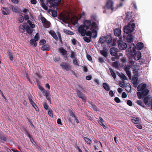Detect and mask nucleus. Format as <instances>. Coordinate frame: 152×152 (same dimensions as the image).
Returning a JSON list of instances; mask_svg holds the SVG:
<instances>
[{"mask_svg":"<svg viewBox=\"0 0 152 152\" xmlns=\"http://www.w3.org/2000/svg\"><path fill=\"white\" fill-rule=\"evenodd\" d=\"M36 42L34 39H31L30 43L31 45H34V47H35L37 45Z\"/></svg>","mask_w":152,"mask_h":152,"instance_id":"obj_35","label":"nucleus"},{"mask_svg":"<svg viewBox=\"0 0 152 152\" xmlns=\"http://www.w3.org/2000/svg\"><path fill=\"white\" fill-rule=\"evenodd\" d=\"M127 104L130 106H132L133 105L132 102L130 100H128L127 101Z\"/></svg>","mask_w":152,"mask_h":152,"instance_id":"obj_56","label":"nucleus"},{"mask_svg":"<svg viewBox=\"0 0 152 152\" xmlns=\"http://www.w3.org/2000/svg\"><path fill=\"white\" fill-rule=\"evenodd\" d=\"M45 43L46 41L44 39L41 40L39 42L40 44L41 45H43L45 44Z\"/></svg>","mask_w":152,"mask_h":152,"instance_id":"obj_64","label":"nucleus"},{"mask_svg":"<svg viewBox=\"0 0 152 152\" xmlns=\"http://www.w3.org/2000/svg\"><path fill=\"white\" fill-rule=\"evenodd\" d=\"M118 46L120 49L124 50L127 47V45L126 43L123 42L119 43Z\"/></svg>","mask_w":152,"mask_h":152,"instance_id":"obj_12","label":"nucleus"},{"mask_svg":"<svg viewBox=\"0 0 152 152\" xmlns=\"http://www.w3.org/2000/svg\"><path fill=\"white\" fill-rule=\"evenodd\" d=\"M91 106H90L92 108L93 110L96 111H99L98 110V108L94 104H91Z\"/></svg>","mask_w":152,"mask_h":152,"instance_id":"obj_39","label":"nucleus"},{"mask_svg":"<svg viewBox=\"0 0 152 152\" xmlns=\"http://www.w3.org/2000/svg\"><path fill=\"white\" fill-rule=\"evenodd\" d=\"M9 8L13 12L17 13L19 12V9L17 6H14L13 5H11L9 7Z\"/></svg>","mask_w":152,"mask_h":152,"instance_id":"obj_15","label":"nucleus"},{"mask_svg":"<svg viewBox=\"0 0 152 152\" xmlns=\"http://www.w3.org/2000/svg\"><path fill=\"white\" fill-rule=\"evenodd\" d=\"M64 33L67 34L72 35L74 34L72 31L69 30H68L67 29H64Z\"/></svg>","mask_w":152,"mask_h":152,"instance_id":"obj_42","label":"nucleus"},{"mask_svg":"<svg viewBox=\"0 0 152 152\" xmlns=\"http://www.w3.org/2000/svg\"><path fill=\"white\" fill-rule=\"evenodd\" d=\"M80 98L82 99L83 101L85 102L86 101V98L85 96H78Z\"/></svg>","mask_w":152,"mask_h":152,"instance_id":"obj_49","label":"nucleus"},{"mask_svg":"<svg viewBox=\"0 0 152 152\" xmlns=\"http://www.w3.org/2000/svg\"><path fill=\"white\" fill-rule=\"evenodd\" d=\"M118 75L122 80H127V77L124 74L119 73Z\"/></svg>","mask_w":152,"mask_h":152,"instance_id":"obj_33","label":"nucleus"},{"mask_svg":"<svg viewBox=\"0 0 152 152\" xmlns=\"http://www.w3.org/2000/svg\"><path fill=\"white\" fill-rule=\"evenodd\" d=\"M114 3L112 0H108L106 2V6L107 8L110 9L113 11V8Z\"/></svg>","mask_w":152,"mask_h":152,"instance_id":"obj_7","label":"nucleus"},{"mask_svg":"<svg viewBox=\"0 0 152 152\" xmlns=\"http://www.w3.org/2000/svg\"><path fill=\"white\" fill-rule=\"evenodd\" d=\"M126 51L131 55L132 58L135 60H138L141 57V53L138 51H136L135 45L133 43L129 45V47Z\"/></svg>","mask_w":152,"mask_h":152,"instance_id":"obj_1","label":"nucleus"},{"mask_svg":"<svg viewBox=\"0 0 152 152\" xmlns=\"http://www.w3.org/2000/svg\"><path fill=\"white\" fill-rule=\"evenodd\" d=\"M91 26L92 27V28H97L96 24L95 22H93L91 24Z\"/></svg>","mask_w":152,"mask_h":152,"instance_id":"obj_57","label":"nucleus"},{"mask_svg":"<svg viewBox=\"0 0 152 152\" xmlns=\"http://www.w3.org/2000/svg\"><path fill=\"white\" fill-rule=\"evenodd\" d=\"M52 16L53 17H56L57 15V12L54 10H51Z\"/></svg>","mask_w":152,"mask_h":152,"instance_id":"obj_44","label":"nucleus"},{"mask_svg":"<svg viewBox=\"0 0 152 152\" xmlns=\"http://www.w3.org/2000/svg\"><path fill=\"white\" fill-rule=\"evenodd\" d=\"M146 85L143 83V95H148L149 90L146 89Z\"/></svg>","mask_w":152,"mask_h":152,"instance_id":"obj_18","label":"nucleus"},{"mask_svg":"<svg viewBox=\"0 0 152 152\" xmlns=\"http://www.w3.org/2000/svg\"><path fill=\"white\" fill-rule=\"evenodd\" d=\"M41 6L42 8L45 10H47L48 9V7L46 6L45 4L44 3H42Z\"/></svg>","mask_w":152,"mask_h":152,"instance_id":"obj_60","label":"nucleus"},{"mask_svg":"<svg viewBox=\"0 0 152 152\" xmlns=\"http://www.w3.org/2000/svg\"><path fill=\"white\" fill-rule=\"evenodd\" d=\"M118 52V49L117 48H111L110 49V53L111 55L116 57L117 58V59L119 58L117 54Z\"/></svg>","mask_w":152,"mask_h":152,"instance_id":"obj_6","label":"nucleus"},{"mask_svg":"<svg viewBox=\"0 0 152 152\" xmlns=\"http://www.w3.org/2000/svg\"><path fill=\"white\" fill-rule=\"evenodd\" d=\"M60 66L63 69H65L66 71H69L70 70L71 68L70 65L65 62H62L60 64Z\"/></svg>","mask_w":152,"mask_h":152,"instance_id":"obj_8","label":"nucleus"},{"mask_svg":"<svg viewBox=\"0 0 152 152\" xmlns=\"http://www.w3.org/2000/svg\"><path fill=\"white\" fill-rule=\"evenodd\" d=\"M84 28H85L82 25L80 26L78 28V31L82 36H85L86 32V31L84 29Z\"/></svg>","mask_w":152,"mask_h":152,"instance_id":"obj_10","label":"nucleus"},{"mask_svg":"<svg viewBox=\"0 0 152 152\" xmlns=\"http://www.w3.org/2000/svg\"><path fill=\"white\" fill-rule=\"evenodd\" d=\"M143 49L144 50V53H143V64L146 63L147 62H148L150 58L149 52L148 50V49H147V48L145 47L143 44Z\"/></svg>","mask_w":152,"mask_h":152,"instance_id":"obj_4","label":"nucleus"},{"mask_svg":"<svg viewBox=\"0 0 152 152\" xmlns=\"http://www.w3.org/2000/svg\"><path fill=\"white\" fill-rule=\"evenodd\" d=\"M132 121L135 124H138L140 122V120L139 118L133 117L132 119Z\"/></svg>","mask_w":152,"mask_h":152,"instance_id":"obj_27","label":"nucleus"},{"mask_svg":"<svg viewBox=\"0 0 152 152\" xmlns=\"http://www.w3.org/2000/svg\"><path fill=\"white\" fill-rule=\"evenodd\" d=\"M1 10L2 12V14L4 15H8L10 13V10L8 8L3 7L2 8Z\"/></svg>","mask_w":152,"mask_h":152,"instance_id":"obj_13","label":"nucleus"},{"mask_svg":"<svg viewBox=\"0 0 152 152\" xmlns=\"http://www.w3.org/2000/svg\"><path fill=\"white\" fill-rule=\"evenodd\" d=\"M127 41L128 43H131L133 41V36L131 34H128L126 37Z\"/></svg>","mask_w":152,"mask_h":152,"instance_id":"obj_17","label":"nucleus"},{"mask_svg":"<svg viewBox=\"0 0 152 152\" xmlns=\"http://www.w3.org/2000/svg\"><path fill=\"white\" fill-rule=\"evenodd\" d=\"M98 59L99 61L102 64L105 62L104 59L102 57H99Z\"/></svg>","mask_w":152,"mask_h":152,"instance_id":"obj_58","label":"nucleus"},{"mask_svg":"<svg viewBox=\"0 0 152 152\" xmlns=\"http://www.w3.org/2000/svg\"><path fill=\"white\" fill-rule=\"evenodd\" d=\"M50 22L47 20L43 23L44 26L45 28H48L50 27Z\"/></svg>","mask_w":152,"mask_h":152,"instance_id":"obj_29","label":"nucleus"},{"mask_svg":"<svg viewBox=\"0 0 152 152\" xmlns=\"http://www.w3.org/2000/svg\"><path fill=\"white\" fill-rule=\"evenodd\" d=\"M26 29V27L23 25H20L19 26V31L21 32L22 33H23L25 31V29Z\"/></svg>","mask_w":152,"mask_h":152,"instance_id":"obj_30","label":"nucleus"},{"mask_svg":"<svg viewBox=\"0 0 152 152\" xmlns=\"http://www.w3.org/2000/svg\"><path fill=\"white\" fill-rule=\"evenodd\" d=\"M59 51L63 56L66 57H67V51L66 50L62 47H61L59 48Z\"/></svg>","mask_w":152,"mask_h":152,"instance_id":"obj_14","label":"nucleus"},{"mask_svg":"<svg viewBox=\"0 0 152 152\" xmlns=\"http://www.w3.org/2000/svg\"><path fill=\"white\" fill-rule=\"evenodd\" d=\"M133 71L134 75L132 79V82L134 86L136 88L139 83L137 78V77L139 75V73L137 69H134Z\"/></svg>","mask_w":152,"mask_h":152,"instance_id":"obj_3","label":"nucleus"},{"mask_svg":"<svg viewBox=\"0 0 152 152\" xmlns=\"http://www.w3.org/2000/svg\"><path fill=\"white\" fill-rule=\"evenodd\" d=\"M83 39L84 41L87 43H89L91 42L90 39L86 37H83Z\"/></svg>","mask_w":152,"mask_h":152,"instance_id":"obj_50","label":"nucleus"},{"mask_svg":"<svg viewBox=\"0 0 152 152\" xmlns=\"http://www.w3.org/2000/svg\"><path fill=\"white\" fill-rule=\"evenodd\" d=\"M70 17L69 15L67 16V17L64 16L63 17V21L65 23H66V20H69V19Z\"/></svg>","mask_w":152,"mask_h":152,"instance_id":"obj_52","label":"nucleus"},{"mask_svg":"<svg viewBox=\"0 0 152 152\" xmlns=\"http://www.w3.org/2000/svg\"><path fill=\"white\" fill-rule=\"evenodd\" d=\"M69 113L70 114V115L72 116V117L73 118H76V116L75 115V114L73 113V112L71 111L70 110L69 111Z\"/></svg>","mask_w":152,"mask_h":152,"instance_id":"obj_62","label":"nucleus"},{"mask_svg":"<svg viewBox=\"0 0 152 152\" xmlns=\"http://www.w3.org/2000/svg\"><path fill=\"white\" fill-rule=\"evenodd\" d=\"M137 91H142V83L140 84L137 86Z\"/></svg>","mask_w":152,"mask_h":152,"instance_id":"obj_40","label":"nucleus"},{"mask_svg":"<svg viewBox=\"0 0 152 152\" xmlns=\"http://www.w3.org/2000/svg\"><path fill=\"white\" fill-rule=\"evenodd\" d=\"M105 38L104 37H101L99 40V42L101 43H103L104 42V39Z\"/></svg>","mask_w":152,"mask_h":152,"instance_id":"obj_51","label":"nucleus"},{"mask_svg":"<svg viewBox=\"0 0 152 152\" xmlns=\"http://www.w3.org/2000/svg\"><path fill=\"white\" fill-rule=\"evenodd\" d=\"M132 14L129 12H128L126 13V19L129 20L132 18Z\"/></svg>","mask_w":152,"mask_h":152,"instance_id":"obj_26","label":"nucleus"},{"mask_svg":"<svg viewBox=\"0 0 152 152\" xmlns=\"http://www.w3.org/2000/svg\"><path fill=\"white\" fill-rule=\"evenodd\" d=\"M39 88L43 93V94H45V95H48V92L43 88L40 87Z\"/></svg>","mask_w":152,"mask_h":152,"instance_id":"obj_36","label":"nucleus"},{"mask_svg":"<svg viewBox=\"0 0 152 152\" xmlns=\"http://www.w3.org/2000/svg\"><path fill=\"white\" fill-rule=\"evenodd\" d=\"M144 99V103L148 106H150L152 103V96H145Z\"/></svg>","mask_w":152,"mask_h":152,"instance_id":"obj_5","label":"nucleus"},{"mask_svg":"<svg viewBox=\"0 0 152 152\" xmlns=\"http://www.w3.org/2000/svg\"><path fill=\"white\" fill-rule=\"evenodd\" d=\"M49 33L55 39H58V37L56 33L53 30L50 31L49 32Z\"/></svg>","mask_w":152,"mask_h":152,"instance_id":"obj_21","label":"nucleus"},{"mask_svg":"<svg viewBox=\"0 0 152 152\" xmlns=\"http://www.w3.org/2000/svg\"><path fill=\"white\" fill-rule=\"evenodd\" d=\"M105 41L109 46L111 45L112 41V39L111 37H108L106 38Z\"/></svg>","mask_w":152,"mask_h":152,"instance_id":"obj_22","label":"nucleus"},{"mask_svg":"<svg viewBox=\"0 0 152 152\" xmlns=\"http://www.w3.org/2000/svg\"><path fill=\"white\" fill-rule=\"evenodd\" d=\"M125 70L126 71V73L129 78L131 79L132 76L130 72L129 71L128 69L127 68H126Z\"/></svg>","mask_w":152,"mask_h":152,"instance_id":"obj_37","label":"nucleus"},{"mask_svg":"<svg viewBox=\"0 0 152 152\" xmlns=\"http://www.w3.org/2000/svg\"><path fill=\"white\" fill-rule=\"evenodd\" d=\"M72 62L74 65L76 66L79 65V61L77 58H75L73 60Z\"/></svg>","mask_w":152,"mask_h":152,"instance_id":"obj_25","label":"nucleus"},{"mask_svg":"<svg viewBox=\"0 0 152 152\" xmlns=\"http://www.w3.org/2000/svg\"><path fill=\"white\" fill-rule=\"evenodd\" d=\"M48 113L49 115L51 117H53V111L51 109H48Z\"/></svg>","mask_w":152,"mask_h":152,"instance_id":"obj_45","label":"nucleus"},{"mask_svg":"<svg viewBox=\"0 0 152 152\" xmlns=\"http://www.w3.org/2000/svg\"><path fill=\"white\" fill-rule=\"evenodd\" d=\"M28 98L29 99L30 104L32 105L33 107L36 104L33 101L32 98H31V96H29Z\"/></svg>","mask_w":152,"mask_h":152,"instance_id":"obj_43","label":"nucleus"},{"mask_svg":"<svg viewBox=\"0 0 152 152\" xmlns=\"http://www.w3.org/2000/svg\"><path fill=\"white\" fill-rule=\"evenodd\" d=\"M91 20H85L83 22V27L86 28V29H89L91 26Z\"/></svg>","mask_w":152,"mask_h":152,"instance_id":"obj_11","label":"nucleus"},{"mask_svg":"<svg viewBox=\"0 0 152 152\" xmlns=\"http://www.w3.org/2000/svg\"><path fill=\"white\" fill-rule=\"evenodd\" d=\"M39 38V33H37L34 37V40L37 41Z\"/></svg>","mask_w":152,"mask_h":152,"instance_id":"obj_47","label":"nucleus"},{"mask_svg":"<svg viewBox=\"0 0 152 152\" xmlns=\"http://www.w3.org/2000/svg\"><path fill=\"white\" fill-rule=\"evenodd\" d=\"M136 47V49L138 50H141L142 48V43L139 42L137 44Z\"/></svg>","mask_w":152,"mask_h":152,"instance_id":"obj_19","label":"nucleus"},{"mask_svg":"<svg viewBox=\"0 0 152 152\" xmlns=\"http://www.w3.org/2000/svg\"><path fill=\"white\" fill-rule=\"evenodd\" d=\"M91 30H92V34L93 35L92 37L95 38L97 37V31L95 29L92 30L91 29Z\"/></svg>","mask_w":152,"mask_h":152,"instance_id":"obj_24","label":"nucleus"},{"mask_svg":"<svg viewBox=\"0 0 152 152\" xmlns=\"http://www.w3.org/2000/svg\"><path fill=\"white\" fill-rule=\"evenodd\" d=\"M112 66L115 68L118 67V63L117 61H115L112 63Z\"/></svg>","mask_w":152,"mask_h":152,"instance_id":"obj_46","label":"nucleus"},{"mask_svg":"<svg viewBox=\"0 0 152 152\" xmlns=\"http://www.w3.org/2000/svg\"><path fill=\"white\" fill-rule=\"evenodd\" d=\"M72 22L74 25H76L78 23V19L76 17H73L72 18Z\"/></svg>","mask_w":152,"mask_h":152,"instance_id":"obj_31","label":"nucleus"},{"mask_svg":"<svg viewBox=\"0 0 152 152\" xmlns=\"http://www.w3.org/2000/svg\"><path fill=\"white\" fill-rule=\"evenodd\" d=\"M26 31L29 34H31L32 33L33 30L28 25L26 26Z\"/></svg>","mask_w":152,"mask_h":152,"instance_id":"obj_23","label":"nucleus"},{"mask_svg":"<svg viewBox=\"0 0 152 152\" xmlns=\"http://www.w3.org/2000/svg\"><path fill=\"white\" fill-rule=\"evenodd\" d=\"M60 59L59 57H55L54 58V60L55 62H57L59 61Z\"/></svg>","mask_w":152,"mask_h":152,"instance_id":"obj_63","label":"nucleus"},{"mask_svg":"<svg viewBox=\"0 0 152 152\" xmlns=\"http://www.w3.org/2000/svg\"><path fill=\"white\" fill-rule=\"evenodd\" d=\"M103 86L104 88L107 91H109L110 89V86L106 83H104L103 84Z\"/></svg>","mask_w":152,"mask_h":152,"instance_id":"obj_28","label":"nucleus"},{"mask_svg":"<svg viewBox=\"0 0 152 152\" xmlns=\"http://www.w3.org/2000/svg\"><path fill=\"white\" fill-rule=\"evenodd\" d=\"M71 41L73 45H76L77 41L74 38L72 39L71 40Z\"/></svg>","mask_w":152,"mask_h":152,"instance_id":"obj_59","label":"nucleus"},{"mask_svg":"<svg viewBox=\"0 0 152 152\" xmlns=\"http://www.w3.org/2000/svg\"><path fill=\"white\" fill-rule=\"evenodd\" d=\"M85 142L88 145H91V144L92 140L88 138L85 137L83 138Z\"/></svg>","mask_w":152,"mask_h":152,"instance_id":"obj_32","label":"nucleus"},{"mask_svg":"<svg viewBox=\"0 0 152 152\" xmlns=\"http://www.w3.org/2000/svg\"><path fill=\"white\" fill-rule=\"evenodd\" d=\"M134 21V20L131 19L130 22L129 23L128 25L127 26H124L123 31L125 33L129 34L131 33L133 31L134 28L135 27V24L133 23Z\"/></svg>","mask_w":152,"mask_h":152,"instance_id":"obj_2","label":"nucleus"},{"mask_svg":"<svg viewBox=\"0 0 152 152\" xmlns=\"http://www.w3.org/2000/svg\"><path fill=\"white\" fill-rule=\"evenodd\" d=\"M23 17L22 15H20L18 18V23H21L23 21Z\"/></svg>","mask_w":152,"mask_h":152,"instance_id":"obj_41","label":"nucleus"},{"mask_svg":"<svg viewBox=\"0 0 152 152\" xmlns=\"http://www.w3.org/2000/svg\"><path fill=\"white\" fill-rule=\"evenodd\" d=\"M75 53L73 51H71L70 57L72 58H76L75 57Z\"/></svg>","mask_w":152,"mask_h":152,"instance_id":"obj_55","label":"nucleus"},{"mask_svg":"<svg viewBox=\"0 0 152 152\" xmlns=\"http://www.w3.org/2000/svg\"><path fill=\"white\" fill-rule=\"evenodd\" d=\"M50 49V46L48 45H45L43 46L41 48V50L43 51H48Z\"/></svg>","mask_w":152,"mask_h":152,"instance_id":"obj_20","label":"nucleus"},{"mask_svg":"<svg viewBox=\"0 0 152 152\" xmlns=\"http://www.w3.org/2000/svg\"><path fill=\"white\" fill-rule=\"evenodd\" d=\"M61 1V0H49V2L50 4L51 7H53L55 8L58 5L59 2Z\"/></svg>","mask_w":152,"mask_h":152,"instance_id":"obj_9","label":"nucleus"},{"mask_svg":"<svg viewBox=\"0 0 152 152\" xmlns=\"http://www.w3.org/2000/svg\"><path fill=\"white\" fill-rule=\"evenodd\" d=\"M101 54L105 57L107 56V52L106 50H102L100 51Z\"/></svg>","mask_w":152,"mask_h":152,"instance_id":"obj_34","label":"nucleus"},{"mask_svg":"<svg viewBox=\"0 0 152 152\" xmlns=\"http://www.w3.org/2000/svg\"><path fill=\"white\" fill-rule=\"evenodd\" d=\"M109 70L111 74V75L113 77L114 79L115 80L116 78V75L115 74L112 69L110 68Z\"/></svg>","mask_w":152,"mask_h":152,"instance_id":"obj_38","label":"nucleus"},{"mask_svg":"<svg viewBox=\"0 0 152 152\" xmlns=\"http://www.w3.org/2000/svg\"><path fill=\"white\" fill-rule=\"evenodd\" d=\"M114 33L115 36L119 37L121 34V31L119 28H116L114 30Z\"/></svg>","mask_w":152,"mask_h":152,"instance_id":"obj_16","label":"nucleus"},{"mask_svg":"<svg viewBox=\"0 0 152 152\" xmlns=\"http://www.w3.org/2000/svg\"><path fill=\"white\" fill-rule=\"evenodd\" d=\"M116 45V41L115 39H113L112 40V43L111 44V45H110V46H114Z\"/></svg>","mask_w":152,"mask_h":152,"instance_id":"obj_53","label":"nucleus"},{"mask_svg":"<svg viewBox=\"0 0 152 152\" xmlns=\"http://www.w3.org/2000/svg\"><path fill=\"white\" fill-rule=\"evenodd\" d=\"M8 56L10 60L12 61L13 60V57L11 53L9 52L8 53Z\"/></svg>","mask_w":152,"mask_h":152,"instance_id":"obj_54","label":"nucleus"},{"mask_svg":"<svg viewBox=\"0 0 152 152\" xmlns=\"http://www.w3.org/2000/svg\"><path fill=\"white\" fill-rule=\"evenodd\" d=\"M86 35L88 36H91V35H92V32L90 31H86Z\"/></svg>","mask_w":152,"mask_h":152,"instance_id":"obj_61","label":"nucleus"},{"mask_svg":"<svg viewBox=\"0 0 152 152\" xmlns=\"http://www.w3.org/2000/svg\"><path fill=\"white\" fill-rule=\"evenodd\" d=\"M99 120L98 121V122L100 125H101L102 124H103L104 120L101 117H99Z\"/></svg>","mask_w":152,"mask_h":152,"instance_id":"obj_48","label":"nucleus"}]
</instances>
